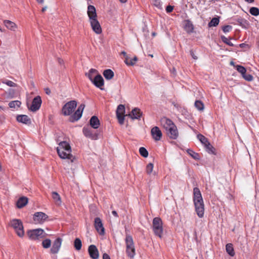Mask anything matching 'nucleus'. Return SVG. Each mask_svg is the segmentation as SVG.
I'll list each match as a JSON object with an SVG mask.
<instances>
[{
	"label": "nucleus",
	"instance_id": "1",
	"mask_svg": "<svg viewBox=\"0 0 259 259\" xmlns=\"http://www.w3.org/2000/svg\"><path fill=\"white\" fill-rule=\"evenodd\" d=\"M193 201L198 216L202 218L204 212V204L200 190L197 187L193 189Z\"/></svg>",
	"mask_w": 259,
	"mask_h": 259
},
{
	"label": "nucleus",
	"instance_id": "2",
	"mask_svg": "<svg viewBox=\"0 0 259 259\" xmlns=\"http://www.w3.org/2000/svg\"><path fill=\"white\" fill-rule=\"evenodd\" d=\"M161 124L165 129L166 134L172 139H176L178 137V131L177 126L173 122L166 117H163L161 120Z\"/></svg>",
	"mask_w": 259,
	"mask_h": 259
},
{
	"label": "nucleus",
	"instance_id": "3",
	"mask_svg": "<svg viewBox=\"0 0 259 259\" xmlns=\"http://www.w3.org/2000/svg\"><path fill=\"white\" fill-rule=\"evenodd\" d=\"M57 151L59 157L62 159H70L73 162V155L71 154V148L66 141L60 142L59 147L57 148Z\"/></svg>",
	"mask_w": 259,
	"mask_h": 259
},
{
	"label": "nucleus",
	"instance_id": "4",
	"mask_svg": "<svg viewBox=\"0 0 259 259\" xmlns=\"http://www.w3.org/2000/svg\"><path fill=\"white\" fill-rule=\"evenodd\" d=\"M126 253L131 258L134 257L136 250L133 239L131 235H127L125 237Z\"/></svg>",
	"mask_w": 259,
	"mask_h": 259
},
{
	"label": "nucleus",
	"instance_id": "5",
	"mask_svg": "<svg viewBox=\"0 0 259 259\" xmlns=\"http://www.w3.org/2000/svg\"><path fill=\"white\" fill-rule=\"evenodd\" d=\"M162 221L159 217L153 219L152 222V229L154 234L159 238H161L163 235Z\"/></svg>",
	"mask_w": 259,
	"mask_h": 259
},
{
	"label": "nucleus",
	"instance_id": "6",
	"mask_svg": "<svg viewBox=\"0 0 259 259\" xmlns=\"http://www.w3.org/2000/svg\"><path fill=\"white\" fill-rule=\"evenodd\" d=\"M10 226L15 231L17 235L23 237L24 235V228L22 221L19 219H13L11 221Z\"/></svg>",
	"mask_w": 259,
	"mask_h": 259
},
{
	"label": "nucleus",
	"instance_id": "7",
	"mask_svg": "<svg viewBox=\"0 0 259 259\" xmlns=\"http://www.w3.org/2000/svg\"><path fill=\"white\" fill-rule=\"evenodd\" d=\"M27 235L30 239L33 240H38L40 238H45L47 235L44 230L41 229L28 230L27 232Z\"/></svg>",
	"mask_w": 259,
	"mask_h": 259
},
{
	"label": "nucleus",
	"instance_id": "8",
	"mask_svg": "<svg viewBox=\"0 0 259 259\" xmlns=\"http://www.w3.org/2000/svg\"><path fill=\"white\" fill-rule=\"evenodd\" d=\"M77 102L74 100L70 101L66 103L63 107L62 111L65 116L70 115L76 107Z\"/></svg>",
	"mask_w": 259,
	"mask_h": 259
},
{
	"label": "nucleus",
	"instance_id": "9",
	"mask_svg": "<svg viewBox=\"0 0 259 259\" xmlns=\"http://www.w3.org/2000/svg\"><path fill=\"white\" fill-rule=\"evenodd\" d=\"M85 107V105L81 104L78 107L77 110L70 117L69 120L71 122H74L79 120L82 114L83 110Z\"/></svg>",
	"mask_w": 259,
	"mask_h": 259
},
{
	"label": "nucleus",
	"instance_id": "10",
	"mask_svg": "<svg viewBox=\"0 0 259 259\" xmlns=\"http://www.w3.org/2000/svg\"><path fill=\"white\" fill-rule=\"evenodd\" d=\"M41 102V97L37 96L33 99L31 106L28 107L30 111L35 112L40 108Z\"/></svg>",
	"mask_w": 259,
	"mask_h": 259
},
{
	"label": "nucleus",
	"instance_id": "11",
	"mask_svg": "<svg viewBox=\"0 0 259 259\" xmlns=\"http://www.w3.org/2000/svg\"><path fill=\"white\" fill-rule=\"evenodd\" d=\"M94 226L98 233L101 235L105 234V229L100 218L97 217L94 220Z\"/></svg>",
	"mask_w": 259,
	"mask_h": 259
},
{
	"label": "nucleus",
	"instance_id": "12",
	"mask_svg": "<svg viewBox=\"0 0 259 259\" xmlns=\"http://www.w3.org/2000/svg\"><path fill=\"white\" fill-rule=\"evenodd\" d=\"M90 22L93 30L96 34H99L102 33V28L97 18L90 20Z\"/></svg>",
	"mask_w": 259,
	"mask_h": 259
},
{
	"label": "nucleus",
	"instance_id": "13",
	"mask_svg": "<svg viewBox=\"0 0 259 259\" xmlns=\"http://www.w3.org/2000/svg\"><path fill=\"white\" fill-rule=\"evenodd\" d=\"M62 239L61 238H57L53 242V245L50 249L52 254H57L59 251L61 246Z\"/></svg>",
	"mask_w": 259,
	"mask_h": 259
},
{
	"label": "nucleus",
	"instance_id": "14",
	"mask_svg": "<svg viewBox=\"0 0 259 259\" xmlns=\"http://www.w3.org/2000/svg\"><path fill=\"white\" fill-rule=\"evenodd\" d=\"M48 218V217L46 213L42 212H38L34 213L33 220L35 223L41 224L44 223Z\"/></svg>",
	"mask_w": 259,
	"mask_h": 259
},
{
	"label": "nucleus",
	"instance_id": "15",
	"mask_svg": "<svg viewBox=\"0 0 259 259\" xmlns=\"http://www.w3.org/2000/svg\"><path fill=\"white\" fill-rule=\"evenodd\" d=\"M92 82L96 87L99 88L101 90L103 89L102 87L104 85V81L100 74L96 75Z\"/></svg>",
	"mask_w": 259,
	"mask_h": 259
},
{
	"label": "nucleus",
	"instance_id": "16",
	"mask_svg": "<svg viewBox=\"0 0 259 259\" xmlns=\"http://www.w3.org/2000/svg\"><path fill=\"white\" fill-rule=\"evenodd\" d=\"M151 133L153 138L156 141L160 140L162 138V133L157 126L153 127L151 129Z\"/></svg>",
	"mask_w": 259,
	"mask_h": 259
},
{
	"label": "nucleus",
	"instance_id": "17",
	"mask_svg": "<svg viewBox=\"0 0 259 259\" xmlns=\"http://www.w3.org/2000/svg\"><path fill=\"white\" fill-rule=\"evenodd\" d=\"M89 254L93 259H97L99 257V254L97 247L94 245H91L88 248Z\"/></svg>",
	"mask_w": 259,
	"mask_h": 259
},
{
	"label": "nucleus",
	"instance_id": "18",
	"mask_svg": "<svg viewBox=\"0 0 259 259\" xmlns=\"http://www.w3.org/2000/svg\"><path fill=\"white\" fill-rule=\"evenodd\" d=\"M82 131L84 135L87 138L93 140H96L98 138V135L96 134H93L92 130L89 127H84Z\"/></svg>",
	"mask_w": 259,
	"mask_h": 259
},
{
	"label": "nucleus",
	"instance_id": "19",
	"mask_svg": "<svg viewBox=\"0 0 259 259\" xmlns=\"http://www.w3.org/2000/svg\"><path fill=\"white\" fill-rule=\"evenodd\" d=\"M88 15L89 17V20L97 18V15L96 10L94 6L89 5L88 7Z\"/></svg>",
	"mask_w": 259,
	"mask_h": 259
},
{
	"label": "nucleus",
	"instance_id": "20",
	"mask_svg": "<svg viewBox=\"0 0 259 259\" xmlns=\"http://www.w3.org/2000/svg\"><path fill=\"white\" fill-rule=\"evenodd\" d=\"M142 115V112L140 109L138 108H135L132 110L131 113H130L126 116L130 117L133 119H139Z\"/></svg>",
	"mask_w": 259,
	"mask_h": 259
},
{
	"label": "nucleus",
	"instance_id": "21",
	"mask_svg": "<svg viewBox=\"0 0 259 259\" xmlns=\"http://www.w3.org/2000/svg\"><path fill=\"white\" fill-rule=\"evenodd\" d=\"M17 120L22 123L30 124L31 123V119L26 115H19L17 117Z\"/></svg>",
	"mask_w": 259,
	"mask_h": 259
},
{
	"label": "nucleus",
	"instance_id": "22",
	"mask_svg": "<svg viewBox=\"0 0 259 259\" xmlns=\"http://www.w3.org/2000/svg\"><path fill=\"white\" fill-rule=\"evenodd\" d=\"M90 123L91 126L95 129L98 128L100 125V121L98 118L96 116H93L91 117Z\"/></svg>",
	"mask_w": 259,
	"mask_h": 259
},
{
	"label": "nucleus",
	"instance_id": "23",
	"mask_svg": "<svg viewBox=\"0 0 259 259\" xmlns=\"http://www.w3.org/2000/svg\"><path fill=\"white\" fill-rule=\"evenodd\" d=\"M4 23L6 27L12 31H15L17 28V25L10 20H6L4 21Z\"/></svg>",
	"mask_w": 259,
	"mask_h": 259
},
{
	"label": "nucleus",
	"instance_id": "24",
	"mask_svg": "<svg viewBox=\"0 0 259 259\" xmlns=\"http://www.w3.org/2000/svg\"><path fill=\"white\" fill-rule=\"evenodd\" d=\"M28 203V198L26 197H20L17 202V206L19 208H22Z\"/></svg>",
	"mask_w": 259,
	"mask_h": 259
},
{
	"label": "nucleus",
	"instance_id": "25",
	"mask_svg": "<svg viewBox=\"0 0 259 259\" xmlns=\"http://www.w3.org/2000/svg\"><path fill=\"white\" fill-rule=\"evenodd\" d=\"M52 197L56 205H61L62 202L61 199L58 193L56 192H53L52 193Z\"/></svg>",
	"mask_w": 259,
	"mask_h": 259
},
{
	"label": "nucleus",
	"instance_id": "26",
	"mask_svg": "<svg viewBox=\"0 0 259 259\" xmlns=\"http://www.w3.org/2000/svg\"><path fill=\"white\" fill-rule=\"evenodd\" d=\"M105 78L107 80L111 79L114 76V72L111 69L105 70L103 73Z\"/></svg>",
	"mask_w": 259,
	"mask_h": 259
},
{
	"label": "nucleus",
	"instance_id": "27",
	"mask_svg": "<svg viewBox=\"0 0 259 259\" xmlns=\"http://www.w3.org/2000/svg\"><path fill=\"white\" fill-rule=\"evenodd\" d=\"M184 29L188 33H190L193 31L194 27L193 24L190 21L187 20L185 21Z\"/></svg>",
	"mask_w": 259,
	"mask_h": 259
},
{
	"label": "nucleus",
	"instance_id": "28",
	"mask_svg": "<svg viewBox=\"0 0 259 259\" xmlns=\"http://www.w3.org/2000/svg\"><path fill=\"white\" fill-rule=\"evenodd\" d=\"M226 249L227 252L231 256H233L235 255V251L233 245L231 243H228L226 246Z\"/></svg>",
	"mask_w": 259,
	"mask_h": 259
},
{
	"label": "nucleus",
	"instance_id": "29",
	"mask_svg": "<svg viewBox=\"0 0 259 259\" xmlns=\"http://www.w3.org/2000/svg\"><path fill=\"white\" fill-rule=\"evenodd\" d=\"M74 246L76 250H80L82 247V243L81 240L76 238L74 241Z\"/></svg>",
	"mask_w": 259,
	"mask_h": 259
},
{
	"label": "nucleus",
	"instance_id": "30",
	"mask_svg": "<svg viewBox=\"0 0 259 259\" xmlns=\"http://www.w3.org/2000/svg\"><path fill=\"white\" fill-rule=\"evenodd\" d=\"M21 105V102L18 100L13 101L9 103V106L11 108H19Z\"/></svg>",
	"mask_w": 259,
	"mask_h": 259
},
{
	"label": "nucleus",
	"instance_id": "31",
	"mask_svg": "<svg viewBox=\"0 0 259 259\" xmlns=\"http://www.w3.org/2000/svg\"><path fill=\"white\" fill-rule=\"evenodd\" d=\"M98 71L97 70L95 69H91L90 70L89 73H86V75H87L88 76V77L89 78L90 80L92 81L94 78V75L95 74H96L97 73Z\"/></svg>",
	"mask_w": 259,
	"mask_h": 259
},
{
	"label": "nucleus",
	"instance_id": "32",
	"mask_svg": "<svg viewBox=\"0 0 259 259\" xmlns=\"http://www.w3.org/2000/svg\"><path fill=\"white\" fill-rule=\"evenodd\" d=\"M219 18L214 17L208 23L209 27L216 26L219 23Z\"/></svg>",
	"mask_w": 259,
	"mask_h": 259
},
{
	"label": "nucleus",
	"instance_id": "33",
	"mask_svg": "<svg viewBox=\"0 0 259 259\" xmlns=\"http://www.w3.org/2000/svg\"><path fill=\"white\" fill-rule=\"evenodd\" d=\"M206 151L209 153L212 154H214L215 153V149L214 147L208 142L207 144L204 145Z\"/></svg>",
	"mask_w": 259,
	"mask_h": 259
},
{
	"label": "nucleus",
	"instance_id": "34",
	"mask_svg": "<svg viewBox=\"0 0 259 259\" xmlns=\"http://www.w3.org/2000/svg\"><path fill=\"white\" fill-rule=\"evenodd\" d=\"M187 153L194 159L198 160L200 158L199 154L191 149H188Z\"/></svg>",
	"mask_w": 259,
	"mask_h": 259
},
{
	"label": "nucleus",
	"instance_id": "35",
	"mask_svg": "<svg viewBox=\"0 0 259 259\" xmlns=\"http://www.w3.org/2000/svg\"><path fill=\"white\" fill-rule=\"evenodd\" d=\"M125 112V107L123 105L120 104L118 106L116 114H124Z\"/></svg>",
	"mask_w": 259,
	"mask_h": 259
},
{
	"label": "nucleus",
	"instance_id": "36",
	"mask_svg": "<svg viewBox=\"0 0 259 259\" xmlns=\"http://www.w3.org/2000/svg\"><path fill=\"white\" fill-rule=\"evenodd\" d=\"M51 245V240L50 239H46L42 242V246L44 248H48Z\"/></svg>",
	"mask_w": 259,
	"mask_h": 259
},
{
	"label": "nucleus",
	"instance_id": "37",
	"mask_svg": "<svg viewBox=\"0 0 259 259\" xmlns=\"http://www.w3.org/2000/svg\"><path fill=\"white\" fill-rule=\"evenodd\" d=\"M197 138L204 145H205L209 142L207 139L201 134L198 135Z\"/></svg>",
	"mask_w": 259,
	"mask_h": 259
},
{
	"label": "nucleus",
	"instance_id": "38",
	"mask_svg": "<svg viewBox=\"0 0 259 259\" xmlns=\"http://www.w3.org/2000/svg\"><path fill=\"white\" fill-rule=\"evenodd\" d=\"M195 106L196 108L200 111H202L204 109V105L203 103L199 100L196 101L195 102Z\"/></svg>",
	"mask_w": 259,
	"mask_h": 259
},
{
	"label": "nucleus",
	"instance_id": "39",
	"mask_svg": "<svg viewBox=\"0 0 259 259\" xmlns=\"http://www.w3.org/2000/svg\"><path fill=\"white\" fill-rule=\"evenodd\" d=\"M139 152L141 155L145 158L148 156V152L144 147H141L139 149Z\"/></svg>",
	"mask_w": 259,
	"mask_h": 259
},
{
	"label": "nucleus",
	"instance_id": "40",
	"mask_svg": "<svg viewBox=\"0 0 259 259\" xmlns=\"http://www.w3.org/2000/svg\"><path fill=\"white\" fill-rule=\"evenodd\" d=\"M249 12L252 15L256 16L259 15V9L256 7H252L250 9Z\"/></svg>",
	"mask_w": 259,
	"mask_h": 259
},
{
	"label": "nucleus",
	"instance_id": "41",
	"mask_svg": "<svg viewBox=\"0 0 259 259\" xmlns=\"http://www.w3.org/2000/svg\"><path fill=\"white\" fill-rule=\"evenodd\" d=\"M2 82L3 83L6 84L7 85H8L9 87H14L17 86V84L15 83H14V82H13L11 80L3 79L2 80Z\"/></svg>",
	"mask_w": 259,
	"mask_h": 259
},
{
	"label": "nucleus",
	"instance_id": "42",
	"mask_svg": "<svg viewBox=\"0 0 259 259\" xmlns=\"http://www.w3.org/2000/svg\"><path fill=\"white\" fill-rule=\"evenodd\" d=\"M153 167H154L153 164L152 163H149L146 166V171L148 175H150L151 174V172H152L153 169Z\"/></svg>",
	"mask_w": 259,
	"mask_h": 259
},
{
	"label": "nucleus",
	"instance_id": "43",
	"mask_svg": "<svg viewBox=\"0 0 259 259\" xmlns=\"http://www.w3.org/2000/svg\"><path fill=\"white\" fill-rule=\"evenodd\" d=\"M236 68L237 70L242 75L243 74H244L245 73H246V70L245 68H244L242 66L236 65Z\"/></svg>",
	"mask_w": 259,
	"mask_h": 259
},
{
	"label": "nucleus",
	"instance_id": "44",
	"mask_svg": "<svg viewBox=\"0 0 259 259\" xmlns=\"http://www.w3.org/2000/svg\"><path fill=\"white\" fill-rule=\"evenodd\" d=\"M124 114H116V117L118 119V122L120 124H123L124 121Z\"/></svg>",
	"mask_w": 259,
	"mask_h": 259
},
{
	"label": "nucleus",
	"instance_id": "45",
	"mask_svg": "<svg viewBox=\"0 0 259 259\" xmlns=\"http://www.w3.org/2000/svg\"><path fill=\"white\" fill-rule=\"evenodd\" d=\"M221 39L222 41L227 44L228 45L230 46H233V44L231 42L230 40H229L227 37H226L225 36H222Z\"/></svg>",
	"mask_w": 259,
	"mask_h": 259
},
{
	"label": "nucleus",
	"instance_id": "46",
	"mask_svg": "<svg viewBox=\"0 0 259 259\" xmlns=\"http://www.w3.org/2000/svg\"><path fill=\"white\" fill-rule=\"evenodd\" d=\"M242 77L246 80H247V81H251L253 79V76L251 74H246V73H245L244 74H243L242 75Z\"/></svg>",
	"mask_w": 259,
	"mask_h": 259
},
{
	"label": "nucleus",
	"instance_id": "47",
	"mask_svg": "<svg viewBox=\"0 0 259 259\" xmlns=\"http://www.w3.org/2000/svg\"><path fill=\"white\" fill-rule=\"evenodd\" d=\"M124 62L127 65L133 66L134 65V62H133V60H132V59L130 58L129 57L125 59Z\"/></svg>",
	"mask_w": 259,
	"mask_h": 259
},
{
	"label": "nucleus",
	"instance_id": "48",
	"mask_svg": "<svg viewBox=\"0 0 259 259\" xmlns=\"http://www.w3.org/2000/svg\"><path fill=\"white\" fill-rule=\"evenodd\" d=\"M232 28V27L230 25H226L223 27V30L225 33L229 32Z\"/></svg>",
	"mask_w": 259,
	"mask_h": 259
},
{
	"label": "nucleus",
	"instance_id": "49",
	"mask_svg": "<svg viewBox=\"0 0 259 259\" xmlns=\"http://www.w3.org/2000/svg\"><path fill=\"white\" fill-rule=\"evenodd\" d=\"M174 7L168 5L166 8V11L167 13H170L172 11Z\"/></svg>",
	"mask_w": 259,
	"mask_h": 259
},
{
	"label": "nucleus",
	"instance_id": "50",
	"mask_svg": "<svg viewBox=\"0 0 259 259\" xmlns=\"http://www.w3.org/2000/svg\"><path fill=\"white\" fill-rule=\"evenodd\" d=\"M190 54H191V55L192 57L194 59H195V60L197 59V58H198L197 57L196 55H195L194 52L192 51H190Z\"/></svg>",
	"mask_w": 259,
	"mask_h": 259
},
{
	"label": "nucleus",
	"instance_id": "51",
	"mask_svg": "<svg viewBox=\"0 0 259 259\" xmlns=\"http://www.w3.org/2000/svg\"><path fill=\"white\" fill-rule=\"evenodd\" d=\"M103 259H110V256L107 253H105L103 255Z\"/></svg>",
	"mask_w": 259,
	"mask_h": 259
},
{
	"label": "nucleus",
	"instance_id": "52",
	"mask_svg": "<svg viewBox=\"0 0 259 259\" xmlns=\"http://www.w3.org/2000/svg\"><path fill=\"white\" fill-rule=\"evenodd\" d=\"M121 54L124 56V57L125 58V59H126V58H128V57L127 55L126 52L123 51V52H121Z\"/></svg>",
	"mask_w": 259,
	"mask_h": 259
},
{
	"label": "nucleus",
	"instance_id": "53",
	"mask_svg": "<svg viewBox=\"0 0 259 259\" xmlns=\"http://www.w3.org/2000/svg\"><path fill=\"white\" fill-rule=\"evenodd\" d=\"M112 213L113 214V215H114L115 217H118V214H117V212L115 211V210H113L112 211Z\"/></svg>",
	"mask_w": 259,
	"mask_h": 259
},
{
	"label": "nucleus",
	"instance_id": "54",
	"mask_svg": "<svg viewBox=\"0 0 259 259\" xmlns=\"http://www.w3.org/2000/svg\"><path fill=\"white\" fill-rule=\"evenodd\" d=\"M46 93L47 94L49 95L51 93V91L49 89L47 88L46 89Z\"/></svg>",
	"mask_w": 259,
	"mask_h": 259
},
{
	"label": "nucleus",
	"instance_id": "55",
	"mask_svg": "<svg viewBox=\"0 0 259 259\" xmlns=\"http://www.w3.org/2000/svg\"><path fill=\"white\" fill-rule=\"evenodd\" d=\"M132 60H133V62H134V65L135 64L136 62L138 60V58L137 57H135L134 58L132 59Z\"/></svg>",
	"mask_w": 259,
	"mask_h": 259
},
{
	"label": "nucleus",
	"instance_id": "56",
	"mask_svg": "<svg viewBox=\"0 0 259 259\" xmlns=\"http://www.w3.org/2000/svg\"><path fill=\"white\" fill-rule=\"evenodd\" d=\"M37 2L39 4H43L44 2V0H36Z\"/></svg>",
	"mask_w": 259,
	"mask_h": 259
},
{
	"label": "nucleus",
	"instance_id": "57",
	"mask_svg": "<svg viewBox=\"0 0 259 259\" xmlns=\"http://www.w3.org/2000/svg\"><path fill=\"white\" fill-rule=\"evenodd\" d=\"M47 8H48V7L47 6L43 7L42 8L41 11L42 12H44L47 9Z\"/></svg>",
	"mask_w": 259,
	"mask_h": 259
},
{
	"label": "nucleus",
	"instance_id": "58",
	"mask_svg": "<svg viewBox=\"0 0 259 259\" xmlns=\"http://www.w3.org/2000/svg\"><path fill=\"white\" fill-rule=\"evenodd\" d=\"M9 92L10 94H12L13 95L14 94V90L12 89H10Z\"/></svg>",
	"mask_w": 259,
	"mask_h": 259
},
{
	"label": "nucleus",
	"instance_id": "59",
	"mask_svg": "<svg viewBox=\"0 0 259 259\" xmlns=\"http://www.w3.org/2000/svg\"><path fill=\"white\" fill-rule=\"evenodd\" d=\"M245 2L249 3H253L254 2L253 0H245Z\"/></svg>",
	"mask_w": 259,
	"mask_h": 259
},
{
	"label": "nucleus",
	"instance_id": "60",
	"mask_svg": "<svg viewBox=\"0 0 259 259\" xmlns=\"http://www.w3.org/2000/svg\"><path fill=\"white\" fill-rule=\"evenodd\" d=\"M230 65H232V66H234V67L236 68V66L235 65V63H234V62L231 61V62H230Z\"/></svg>",
	"mask_w": 259,
	"mask_h": 259
},
{
	"label": "nucleus",
	"instance_id": "61",
	"mask_svg": "<svg viewBox=\"0 0 259 259\" xmlns=\"http://www.w3.org/2000/svg\"><path fill=\"white\" fill-rule=\"evenodd\" d=\"M58 61L60 64H61L63 62V61L61 59H59Z\"/></svg>",
	"mask_w": 259,
	"mask_h": 259
},
{
	"label": "nucleus",
	"instance_id": "62",
	"mask_svg": "<svg viewBox=\"0 0 259 259\" xmlns=\"http://www.w3.org/2000/svg\"><path fill=\"white\" fill-rule=\"evenodd\" d=\"M121 3H125L127 0H119Z\"/></svg>",
	"mask_w": 259,
	"mask_h": 259
},
{
	"label": "nucleus",
	"instance_id": "63",
	"mask_svg": "<svg viewBox=\"0 0 259 259\" xmlns=\"http://www.w3.org/2000/svg\"><path fill=\"white\" fill-rule=\"evenodd\" d=\"M156 35V33L155 32L152 33V35L155 36Z\"/></svg>",
	"mask_w": 259,
	"mask_h": 259
},
{
	"label": "nucleus",
	"instance_id": "64",
	"mask_svg": "<svg viewBox=\"0 0 259 259\" xmlns=\"http://www.w3.org/2000/svg\"><path fill=\"white\" fill-rule=\"evenodd\" d=\"M149 56H150L151 57H153V55H149Z\"/></svg>",
	"mask_w": 259,
	"mask_h": 259
}]
</instances>
